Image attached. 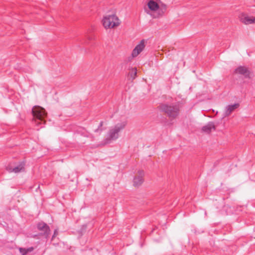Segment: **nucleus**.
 <instances>
[{
	"instance_id": "20e7f679",
	"label": "nucleus",
	"mask_w": 255,
	"mask_h": 255,
	"mask_svg": "<svg viewBox=\"0 0 255 255\" xmlns=\"http://www.w3.org/2000/svg\"><path fill=\"white\" fill-rule=\"evenodd\" d=\"M31 112L33 118L45 123L44 119L46 117L47 113L44 108L39 106H34L32 109Z\"/></svg>"
},
{
	"instance_id": "423d86ee",
	"label": "nucleus",
	"mask_w": 255,
	"mask_h": 255,
	"mask_svg": "<svg viewBox=\"0 0 255 255\" xmlns=\"http://www.w3.org/2000/svg\"><path fill=\"white\" fill-rule=\"evenodd\" d=\"M24 165L25 164L23 162H21L15 166H13L11 164H9L6 167V170L9 172L18 173L24 170Z\"/></svg>"
},
{
	"instance_id": "9b49d317",
	"label": "nucleus",
	"mask_w": 255,
	"mask_h": 255,
	"mask_svg": "<svg viewBox=\"0 0 255 255\" xmlns=\"http://www.w3.org/2000/svg\"><path fill=\"white\" fill-rule=\"evenodd\" d=\"M212 130H216V126L214 123L212 122H210L207 124L203 126L202 128V131L207 133H210Z\"/></svg>"
},
{
	"instance_id": "6e6552de",
	"label": "nucleus",
	"mask_w": 255,
	"mask_h": 255,
	"mask_svg": "<svg viewBox=\"0 0 255 255\" xmlns=\"http://www.w3.org/2000/svg\"><path fill=\"white\" fill-rule=\"evenodd\" d=\"M234 72L236 74L244 75L246 78H251V72L248 68L245 66H240L238 67L235 70Z\"/></svg>"
},
{
	"instance_id": "f3484780",
	"label": "nucleus",
	"mask_w": 255,
	"mask_h": 255,
	"mask_svg": "<svg viewBox=\"0 0 255 255\" xmlns=\"http://www.w3.org/2000/svg\"><path fill=\"white\" fill-rule=\"evenodd\" d=\"M137 74V70L136 68H132L131 69V71L129 72L128 76L130 77L132 79L135 78Z\"/></svg>"
},
{
	"instance_id": "2eb2a0df",
	"label": "nucleus",
	"mask_w": 255,
	"mask_h": 255,
	"mask_svg": "<svg viewBox=\"0 0 255 255\" xmlns=\"http://www.w3.org/2000/svg\"><path fill=\"white\" fill-rule=\"evenodd\" d=\"M159 8L158 11V16H161L165 12L166 10V5L160 1H159Z\"/></svg>"
},
{
	"instance_id": "ddd939ff",
	"label": "nucleus",
	"mask_w": 255,
	"mask_h": 255,
	"mask_svg": "<svg viewBox=\"0 0 255 255\" xmlns=\"http://www.w3.org/2000/svg\"><path fill=\"white\" fill-rule=\"evenodd\" d=\"M76 132L77 133L80 134L81 135H83L84 136L91 137V141H93L94 140V136L91 134L88 133L84 128H79L76 130Z\"/></svg>"
},
{
	"instance_id": "f03ea898",
	"label": "nucleus",
	"mask_w": 255,
	"mask_h": 255,
	"mask_svg": "<svg viewBox=\"0 0 255 255\" xmlns=\"http://www.w3.org/2000/svg\"><path fill=\"white\" fill-rule=\"evenodd\" d=\"M127 125V121H124L116 124L113 128L110 129L108 132L109 137L106 138V142L108 143L109 140H115L119 137V132L123 129Z\"/></svg>"
},
{
	"instance_id": "a211bd4d",
	"label": "nucleus",
	"mask_w": 255,
	"mask_h": 255,
	"mask_svg": "<svg viewBox=\"0 0 255 255\" xmlns=\"http://www.w3.org/2000/svg\"><path fill=\"white\" fill-rule=\"evenodd\" d=\"M104 122L103 121H101L99 124V126H98V128L95 130V132H99V134H101L102 131H103V128H102Z\"/></svg>"
},
{
	"instance_id": "7ed1b4c3",
	"label": "nucleus",
	"mask_w": 255,
	"mask_h": 255,
	"mask_svg": "<svg viewBox=\"0 0 255 255\" xmlns=\"http://www.w3.org/2000/svg\"><path fill=\"white\" fill-rule=\"evenodd\" d=\"M102 22L103 26L106 29L117 27L120 24L119 18L115 14L105 16L102 20Z\"/></svg>"
},
{
	"instance_id": "1a4fd4ad",
	"label": "nucleus",
	"mask_w": 255,
	"mask_h": 255,
	"mask_svg": "<svg viewBox=\"0 0 255 255\" xmlns=\"http://www.w3.org/2000/svg\"><path fill=\"white\" fill-rule=\"evenodd\" d=\"M145 46V40L142 39L133 50L131 54L132 56L133 57L137 56L143 50Z\"/></svg>"
},
{
	"instance_id": "6ab92c4d",
	"label": "nucleus",
	"mask_w": 255,
	"mask_h": 255,
	"mask_svg": "<svg viewBox=\"0 0 255 255\" xmlns=\"http://www.w3.org/2000/svg\"><path fill=\"white\" fill-rule=\"evenodd\" d=\"M58 235V231L57 230H55L54 232V234L52 236V240L53 239V238L54 237H55L57 235Z\"/></svg>"
},
{
	"instance_id": "f8f14e48",
	"label": "nucleus",
	"mask_w": 255,
	"mask_h": 255,
	"mask_svg": "<svg viewBox=\"0 0 255 255\" xmlns=\"http://www.w3.org/2000/svg\"><path fill=\"white\" fill-rule=\"evenodd\" d=\"M241 21L245 24L255 23V17L243 15L241 18Z\"/></svg>"
},
{
	"instance_id": "0eeeda50",
	"label": "nucleus",
	"mask_w": 255,
	"mask_h": 255,
	"mask_svg": "<svg viewBox=\"0 0 255 255\" xmlns=\"http://www.w3.org/2000/svg\"><path fill=\"white\" fill-rule=\"evenodd\" d=\"M138 175L135 176L133 179V185L135 187H138L140 186L144 181V171L143 170H139L138 171Z\"/></svg>"
},
{
	"instance_id": "9d476101",
	"label": "nucleus",
	"mask_w": 255,
	"mask_h": 255,
	"mask_svg": "<svg viewBox=\"0 0 255 255\" xmlns=\"http://www.w3.org/2000/svg\"><path fill=\"white\" fill-rule=\"evenodd\" d=\"M240 105L238 103H235L233 105H230L226 107V111L224 113V117H226L229 116L232 112L239 107Z\"/></svg>"
},
{
	"instance_id": "dca6fc26",
	"label": "nucleus",
	"mask_w": 255,
	"mask_h": 255,
	"mask_svg": "<svg viewBox=\"0 0 255 255\" xmlns=\"http://www.w3.org/2000/svg\"><path fill=\"white\" fill-rule=\"evenodd\" d=\"M33 250V247L28 248L27 249L20 248L19 249V252L22 255H26L28 252H31Z\"/></svg>"
},
{
	"instance_id": "4468645a",
	"label": "nucleus",
	"mask_w": 255,
	"mask_h": 255,
	"mask_svg": "<svg viewBox=\"0 0 255 255\" xmlns=\"http://www.w3.org/2000/svg\"><path fill=\"white\" fill-rule=\"evenodd\" d=\"M148 8L151 11H156L159 8V4L153 0H150L147 3Z\"/></svg>"
},
{
	"instance_id": "aec40b11",
	"label": "nucleus",
	"mask_w": 255,
	"mask_h": 255,
	"mask_svg": "<svg viewBox=\"0 0 255 255\" xmlns=\"http://www.w3.org/2000/svg\"><path fill=\"white\" fill-rule=\"evenodd\" d=\"M92 39V37H89V40H91Z\"/></svg>"
},
{
	"instance_id": "f257e3e1",
	"label": "nucleus",
	"mask_w": 255,
	"mask_h": 255,
	"mask_svg": "<svg viewBox=\"0 0 255 255\" xmlns=\"http://www.w3.org/2000/svg\"><path fill=\"white\" fill-rule=\"evenodd\" d=\"M181 106L179 103L162 104L158 106L159 111L171 120L176 119L180 115Z\"/></svg>"
},
{
	"instance_id": "39448f33",
	"label": "nucleus",
	"mask_w": 255,
	"mask_h": 255,
	"mask_svg": "<svg viewBox=\"0 0 255 255\" xmlns=\"http://www.w3.org/2000/svg\"><path fill=\"white\" fill-rule=\"evenodd\" d=\"M37 229L41 231L42 235L44 236L46 239L49 238L50 233V229L49 226L43 222H39L37 225Z\"/></svg>"
}]
</instances>
